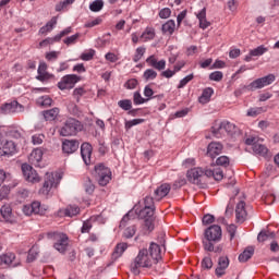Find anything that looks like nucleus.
<instances>
[{"mask_svg": "<svg viewBox=\"0 0 279 279\" xmlns=\"http://www.w3.org/2000/svg\"><path fill=\"white\" fill-rule=\"evenodd\" d=\"M245 145H251L254 154L257 156H267V147L260 143V140L256 136H251L245 140Z\"/></svg>", "mask_w": 279, "mask_h": 279, "instance_id": "obj_8", "label": "nucleus"}, {"mask_svg": "<svg viewBox=\"0 0 279 279\" xmlns=\"http://www.w3.org/2000/svg\"><path fill=\"white\" fill-rule=\"evenodd\" d=\"M80 149V142L77 140H64L62 143L63 154H75Z\"/></svg>", "mask_w": 279, "mask_h": 279, "instance_id": "obj_18", "label": "nucleus"}, {"mask_svg": "<svg viewBox=\"0 0 279 279\" xmlns=\"http://www.w3.org/2000/svg\"><path fill=\"white\" fill-rule=\"evenodd\" d=\"M22 172L26 182H31L32 184H38V182H40V175H38V172H36L32 166L23 163Z\"/></svg>", "mask_w": 279, "mask_h": 279, "instance_id": "obj_11", "label": "nucleus"}, {"mask_svg": "<svg viewBox=\"0 0 279 279\" xmlns=\"http://www.w3.org/2000/svg\"><path fill=\"white\" fill-rule=\"evenodd\" d=\"M0 265H8L9 267H19L21 265V259H17L14 253H7L0 255Z\"/></svg>", "mask_w": 279, "mask_h": 279, "instance_id": "obj_15", "label": "nucleus"}, {"mask_svg": "<svg viewBox=\"0 0 279 279\" xmlns=\"http://www.w3.org/2000/svg\"><path fill=\"white\" fill-rule=\"evenodd\" d=\"M154 263L155 262L149 255V251L147 248H141L131 264V271L134 276H138V274H141V269H149Z\"/></svg>", "mask_w": 279, "mask_h": 279, "instance_id": "obj_3", "label": "nucleus"}, {"mask_svg": "<svg viewBox=\"0 0 279 279\" xmlns=\"http://www.w3.org/2000/svg\"><path fill=\"white\" fill-rule=\"evenodd\" d=\"M81 60H83L84 62H90V60H93V58H95V49H89L86 50L85 52H83L81 54Z\"/></svg>", "mask_w": 279, "mask_h": 279, "instance_id": "obj_50", "label": "nucleus"}, {"mask_svg": "<svg viewBox=\"0 0 279 279\" xmlns=\"http://www.w3.org/2000/svg\"><path fill=\"white\" fill-rule=\"evenodd\" d=\"M209 80H211V82H221L223 80V72L215 71V72L210 73Z\"/></svg>", "mask_w": 279, "mask_h": 279, "instance_id": "obj_55", "label": "nucleus"}, {"mask_svg": "<svg viewBox=\"0 0 279 279\" xmlns=\"http://www.w3.org/2000/svg\"><path fill=\"white\" fill-rule=\"evenodd\" d=\"M25 108L19 101L13 100L11 102H5L0 107V114H14L16 112H23Z\"/></svg>", "mask_w": 279, "mask_h": 279, "instance_id": "obj_13", "label": "nucleus"}, {"mask_svg": "<svg viewBox=\"0 0 279 279\" xmlns=\"http://www.w3.org/2000/svg\"><path fill=\"white\" fill-rule=\"evenodd\" d=\"M39 250L38 246H33L29 251H28V255H27V263H34L35 258H38V254H39Z\"/></svg>", "mask_w": 279, "mask_h": 279, "instance_id": "obj_47", "label": "nucleus"}, {"mask_svg": "<svg viewBox=\"0 0 279 279\" xmlns=\"http://www.w3.org/2000/svg\"><path fill=\"white\" fill-rule=\"evenodd\" d=\"M215 94L213 87H207L203 90L201 97L198 98L199 104H208L210 101V97Z\"/></svg>", "mask_w": 279, "mask_h": 279, "instance_id": "obj_30", "label": "nucleus"}, {"mask_svg": "<svg viewBox=\"0 0 279 279\" xmlns=\"http://www.w3.org/2000/svg\"><path fill=\"white\" fill-rule=\"evenodd\" d=\"M38 75L36 76V80L39 82H47L53 77L49 72H47V63L40 62L38 70H37Z\"/></svg>", "mask_w": 279, "mask_h": 279, "instance_id": "obj_24", "label": "nucleus"}, {"mask_svg": "<svg viewBox=\"0 0 279 279\" xmlns=\"http://www.w3.org/2000/svg\"><path fill=\"white\" fill-rule=\"evenodd\" d=\"M60 180H62L60 172H47L45 175L44 185L39 190V195H44V197H51V195H53V189H58Z\"/></svg>", "mask_w": 279, "mask_h": 279, "instance_id": "obj_4", "label": "nucleus"}, {"mask_svg": "<svg viewBox=\"0 0 279 279\" xmlns=\"http://www.w3.org/2000/svg\"><path fill=\"white\" fill-rule=\"evenodd\" d=\"M38 106H41L43 108H49L51 104H53V99L49 96H41L40 98L37 99Z\"/></svg>", "mask_w": 279, "mask_h": 279, "instance_id": "obj_43", "label": "nucleus"}, {"mask_svg": "<svg viewBox=\"0 0 279 279\" xmlns=\"http://www.w3.org/2000/svg\"><path fill=\"white\" fill-rule=\"evenodd\" d=\"M252 256H254V247L248 246L243 251L242 254L239 255V260L240 263H247Z\"/></svg>", "mask_w": 279, "mask_h": 279, "instance_id": "obj_33", "label": "nucleus"}, {"mask_svg": "<svg viewBox=\"0 0 279 279\" xmlns=\"http://www.w3.org/2000/svg\"><path fill=\"white\" fill-rule=\"evenodd\" d=\"M154 38H156V31L153 27H147L141 35V39L144 43H147L148 40H154Z\"/></svg>", "mask_w": 279, "mask_h": 279, "instance_id": "obj_34", "label": "nucleus"}, {"mask_svg": "<svg viewBox=\"0 0 279 279\" xmlns=\"http://www.w3.org/2000/svg\"><path fill=\"white\" fill-rule=\"evenodd\" d=\"M118 106L122 110H132V100H130V99L120 100L118 102Z\"/></svg>", "mask_w": 279, "mask_h": 279, "instance_id": "obj_57", "label": "nucleus"}, {"mask_svg": "<svg viewBox=\"0 0 279 279\" xmlns=\"http://www.w3.org/2000/svg\"><path fill=\"white\" fill-rule=\"evenodd\" d=\"M44 155H45V151L43 150V148L33 149V151L28 157L31 165H33L34 167H40V162H43Z\"/></svg>", "mask_w": 279, "mask_h": 279, "instance_id": "obj_20", "label": "nucleus"}, {"mask_svg": "<svg viewBox=\"0 0 279 279\" xmlns=\"http://www.w3.org/2000/svg\"><path fill=\"white\" fill-rule=\"evenodd\" d=\"M221 151H223V145L219 142H211L207 147V156L209 158H217Z\"/></svg>", "mask_w": 279, "mask_h": 279, "instance_id": "obj_23", "label": "nucleus"}, {"mask_svg": "<svg viewBox=\"0 0 279 279\" xmlns=\"http://www.w3.org/2000/svg\"><path fill=\"white\" fill-rule=\"evenodd\" d=\"M211 134L215 138H223L226 136V131L221 130V124L211 128Z\"/></svg>", "mask_w": 279, "mask_h": 279, "instance_id": "obj_49", "label": "nucleus"}, {"mask_svg": "<svg viewBox=\"0 0 279 279\" xmlns=\"http://www.w3.org/2000/svg\"><path fill=\"white\" fill-rule=\"evenodd\" d=\"M92 228H93V219H88V220L84 221L83 226L81 228L82 234H86V233L90 232Z\"/></svg>", "mask_w": 279, "mask_h": 279, "instance_id": "obj_54", "label": "nucleus"}, {"mask_svg": "<svg viewBox=\"0 0 279 279\" xmlns=\"http://www.w3.org/2000/svg\"><path fill=\"white\" fill-rule=\"evenodd\" d=\"M194 75L190 74L187 76H185L184 78H182L179 83V85L177 86V88H184V86H186V84H189V82H191L193 80Z\"/></svg>", "mask_w": 279, "mask_h": 279, "instance_id": "obj_63", "label": "nucleus"}, {"mask_svg": "<svg viewBox=\"0 0 279 279\" xmlns=\"http://www.w3.org/2000/svg\"><path fill=\"white\" fill-rule=\"evenodd\" d=\"M124 236L125 239H132L136 234V227L131 226L124 230Z\"/></svg>", "mask_w": 279, "mask_h": 279, "instance_id": "obj_61", "label": "nucleus"}, {"mask_svg": "<svg viewBox=\"0 0 279 279\" xmlns=\"http://www.w3.org/2000/svg\"><path fill=\"white\" fill-rule=\"evenodd\" d=\"M216 165L217 166H213V167H218L219 169H221L220 167H228L230 165V158H228V156H220L216 160Z\"/></svg>", "mask_w": 279, "mask_h": 279, "instance_id": "obj_53", "label": "nucleus"}, {"mask_svg": "<svg viewBox=\"0 0 279 279\" xmlns=\"http://www.w3.org/2000/svg\"><path fill=\"white\" fill-rule=\"evenodd\" d=\"M230 267V259L227 256H221L218 259V266L215 270L217 278H223L226 276V269Z\"/></svg>", "mask_w": 279, "mask_h": 279, "instance_id": "obj_16", "label": "nucleus"}, {"mask_svg": "<svg viewBox=\"0 0 279 279\" xmlns=\"http://www.w3.org/2000/svg\"><path fill=\"white\" fill-rule=\"evenodd\" d=\"M187 181L196 186H204L206 178H214L217 182L223 180V170L219 167H210L207 169L192 168L186 172Z\"/></svg>", "mask_w": 279, "mask_h": 279, "instance_id": "obj_1", "label": "nucleus"}, {"mask_svg": "<svg viewBox=\"0 0 279 279\" xmlns=\"http://www.w3.org/2000/svg\"><path fill=\"white\" fill-rule=\"evenodd\" d=\"M141 123H145V119L129 120V121H125L124 128L126 131L132 130V128H134V125H141Z\"/></svg>", "mask_w": 279, "mask_h": 279, "instance_id": "obj_48", "label": "nucleus"}, {"mask_svg": "<svg viewBox=\"0 0 279 279\" xmlns=\"http://www.w3.org/2000/svg\"><path fill=\"white\" fill-rule=\"evenodd\" d=\"M128 250V243L122 242L117 244L114 252H113V258H120V256H123V253Z\"/></svg>", "mask_w": 279, "mask_h": 279, "instance_id": "obj_36", "label": "nucleus"}, {"mask_svg": "<svg viewBox=\"0 0 279 279\" xmlns=\"http://www.w3.org/2000/svg\"><path fill=\"white\" fill-rule=\"evenodd\" d=\"M65 217H75L80 215V207L75 205H69L64 210H63Z\"/></svg>", "mask_w": 279, "mask_h": 279, "instance_id": "obj_38", "label": "nucleus"}, {"mask_svg": "<svg viewBox=\"0 0 279 279\" xmlns=\"http://www.w3.org/2000/svg\"><path fill=\"white\" fill-rule=\"evenodd\" d=\"M53 43H60L59 39L54 37H48L39 43V47H49V45H53Z\"/></svg>", "mask_w": 279, "mask_h": 279, "instance_id": "obj_59", "label": "nucleus"}, {"mask_svg": "<svg viewBox=\"0 0 279 279\" xmlns=\"http://www.w3.org/2000/svg\"><path fill=\"white\" fill-rule=\"evenodd\" d=\"M220 130H225V134H234V131L236 130V125L229 121H222L220 123Z\"/></svg>", "mask_w": 279, "mask_h": 279, "instance_id": "obj_35", "label": "nucleus"}, {"mask_svg": "<svg viewBox=\"0 0 279 279\" xmlns=\"http://www.w3.org/2000/svg\"><path fill=\"white\" fill-rule=\"evenodd\" d=\"M235 218L238 223H243L247 219V210H245V202L240 201L235 207Z\"/></svg>", "mask_w": 279, "mask_h": 279, "instance_id": "obj_21", "label": "nucleus"}, {"mask_svg": "<svg viewBox=\"0 0 279 279\" xmlns=\"http://www.w3.org/2000/svg\"><path fill=\"white\" fill-rule=\"evenodd\" d=\"M140 207L142 209L138 210L136 207L135 213L140 219H144V229L151 232L154 230V210H156L154 198L146 196L143 202H140Z\"/></svg>", "mask_w": 279, "mask_h": 279, "instance_id": "obj_2", "label": "nucleus"}, {"mask_svg": "<svg viewBox=\"0 0 279 279\" xmlns=\"http://www.w3.org/2000/svg\"><path fill=\"white\" fill-rule=\"evenodd\" d=\"M196 19L198 20V26L201 29H208L210 27V22L206 19V8H203L201 11L195 13Z\"/></svg>", "mask_w": 279, "mask_h": 279, "instance_id": "obj_25", "label": "nucleus"}, {"mask_svg": "<svg viewBox=\"0 0 279 279\" xmlns=\"http://www.w3.org/2000/svg\"><path fill=\"white\" fill-rule=\"evenodd\" d=\"M202 267L203 269H213V258L210 256L205 257L202 260Z\"/></svg>", "mask_w": 279, "mask_h": 279, "instance_id": "obj_62", "label": "nucleus"}, {"mask_svg": "<svg viewBox=\"0 0 279 279\" xmlns=\"http://www.w3.org/2000/svg\"><path fill=\"white\" fill-rule=\"evenodd\" d=\"M31 205L33 207L34 215H45L49 209L47 205H43L40 202H33Z\"/></svg>", "mask_w": 279, "mask_h": 279, "instance_id": "obj_31", "label": "nucleus"}, {"mask_svg": "<svg viewBox=\"0 0 279 279\" xmlns=\"http://www.w3.org/2000/svg\"><path fill=\"white\" fill-rule=\"evenodd\" d=\"M77 82H80V76H77L76 74H68L64 75L58 83V88L60 90H69L71 88H74Z\"/></svg>", "mask_w": 279, "mask_h": 279, "instance_id": "obj_10", "label": "nucleus"}, {"mask_svg": "<svg viewBox=\"0 0 279 279\" xmlns=\"http://www.w3.org/2000/svg\"><path fill=\"white\" fill-rule=\"evenodd\" d=\"M47 239L53 241V247L60 254H64L69 247V235L62 232H48Z\"/></svg>", "mask_w": 279, "mask_h": 279, "instance_id": "obj_6", "label": "nucleus"}, {"mask_svg": "<svg viewBox=\"0 0 279 279\" xmlns=\"http://www.w3.org/2000/svg\"><path fill=\"white\" fill-rule=\"evenodd\" d=\"M16 154V144L10 140H2L0 156H12Z\"/></svg>", "mask_w": 279, "mask_h": 279, "instance_id": "obj_14", "label": "nucleus"}, {"mask_svg": "<svg viewBox=\"0 0 279 279\" xmlns=\"http://www.w3.org/2000/svg\"><path fill=\"white\" fill-rule=\"evenodd\" d=\"M95 175L100 186L108 185V183L112 180V172L106 166H104V163L95 166Z\"/></svg>", "mask_w": 279, "mask_h": 279, "instance_id": "obj_7", "label": "nucleus"}, {"mask_svg": "<svg viewBox=\"0 0 279 279\" xmlns=\"http://www.w3.org/2000/svg\"><path fill=\"white\" fill-rule=\"evenodd\" d=\"M171 192V185L163 183L155 190V199L160 202L163 197H167L168 193Z\"/></svg>", "mask_w": 279, "mask_h": 279, "instance_id": "obj_26", "label": "nucleus"}, {"mask_svg": "<svg viewBox=\"0 0 279 279\" xmlns=\"http://www.w3.org/2000/svg\"><path fill=\"white\" fill-rule=\"evenodd\" d=\"M214 243L215 242H213V240H208V239L204 240L203 241L204 250L206 252H221V247L218 246V247L215 248V244Z\"/></svg>", "mask_w": 279, "mask_h": 279, "instance_id": "obj_37", "label": "nucleus"}, {"mask_svg": "<svg viewBox=\"0 0 279 279\" xmlns=\"http://www.w3.org/2000/svg\"><path fill=\"white\" fill-rule=\"evenodd\" d=\"M84 95H86V89H84V87H77L73 90V97L76 99V101H80Z\"/></svg>", "mask_w": 279, "mask_h": 279, "instance_id": "obj_56", "label": "nucleus"}, {"mask_svg": "<svg viewBox=\"0 0 279 279\" xmlns=\"http://www.w3.org/2000/svg\"><path fill=\"white\" fill-rule=\"evenodd\" d=\"M251 51V56H253V58H258L260 56H264V53H267L269 51V49H267V47L265 46H258L257 48H254Z\"/></svg>", "mask_w": 279, "mask_h": 279, "instance_id": "obj_39", "label": "nucleus"}, {"mask_svg": "<svg viewBox=\"0 0 279 279\" xmlns=\"http://www.w3.org/2000/svg\"><path fill=\"white\" fill-rule=\"evenodd\" d=\"M161 31L166 36H173V32H175V21H167L165 24H162Z\"/></svg>", "mask_w": 279, "mask_h": 279, "instance_id": "obj_28", "label": "nucleus"}, {"mask_svg": "<svg viewBox=\"0 0 279 279\" xmlns=\"http://www.w3.org/2000/svg\"><path fill=\"white\" fill-rule=\"evenodd\" d=\"M84 189H85V192L88 195H93V193H95V183H93L90 178H85V180H84Z\"/></svg>", "mask_w": 279, "mask_h": 279, "instance_id": "obj_42", "label": "nucleus"}, {"mask_svg": "<svg viewBox=\"0 0 279 279\" xmlns=\"http://www.w3.org/2000/svg\"><path fill=\"white\" fill-rule=\"evenodd\" d=\"M138 86V81L136 78H130L125 82L124 87H126L129 90H134Z\"/></svg>", "mask_w": 279, "mask_h": 279, "instance_id": "obj_60", "label": "nucleus"}, {"mask_svg": "<svg viewBox=\"0 0 279 279\" xmlns=\"http://www.w3.org/2000/svg\"><path fill=\"white\" fill-rule=\"evenodd\" d=\"M0 214L4 221L14 223V214H12V207L10 205H3L0 209Z\"/></svg>", "mask_w": 279, "mask_h": 279, "instance_id": "obj_27", "label": "nucleus"}, {"mask_svg": "<svg viewBox=\"0 0 279 279\" xmlns=\"http://www.w3.org/2000/svg\"><path fill=\"white\" fill-rule=\"evenodd\" d=\"M81 156L85 165L90 163V157L93 156V146L89 143H83L81 145Z\"/></svg>", "mask_w": 279, "mask_h": 279, "instance_id": "obj_22", "label": "nucleus"}, {"mask_svg": "<svg viewBox=\"0 0 279 279\" xmlns=\"http://www.w3.org/2000/svg\"><path fill=\"white\" fill-rule=\"evenodd\" d=\"M45 143V134L36 133L32 135V144L33 145H43Z\"/></svg>", "mask_w": 279, "mask_h": 279, "instance_id": "obj_52", "label": "nucleus"}, {"mask_svg": "<svg viewBox=\"0 0 279 279\" xmlns=\"http://www.w3.org/2000/svg\"><path fill=\"white\" fill-rule=\"evenodd\" d=\"M276 82V75L268 74L264 77L257 78L253 81L248 86V90H257L260 88H265V86H269L270 84H274Z\"/></svg>", "mask_w": 279, "mask_h": 279, "instance_id": "obj_9", "label": "nucleus"}, {"mask_svg": "<svg viewBox=\"0 0 279 279\" xmlns=\"http://www.w3.org/2000/svg\"><path fill=\"white\" fill-rule=\"evenodd\" d=\"M146 63L148 66L156 69V71H165V69H167V61L165 59L158 61V58H156L154 54L146 59Z\"/></svg>", "mask_w": 279, "mask_h": 279, "instance_id": "obj_17", "label": "nucleus"}, {"mask_svg": "<svg viewBox=\"0 0 279 279\" xmlns=\"http://www.w3.org/2000/svg\"><path fill=\"white\" fill-rule=\"evenodd\" d=\"M92 12H101L104 10V0H95L89 4Z\"/></svg>", "mask_w": 279, "mask_h": 279, "instance_id": "obj_45", "label": "nucleus"}, {"mask_svg": "<svg viewBox=\"0 0 279 279\" xmlns=\"http://www.w3.org/2000/svg\"><path fill=\"white\" fill-rule=\"evenodd\" d=\"M276 236V233L274 232H269V231H262L259 232V234L257 235V241L259 243H265V241H267V239H274Z\"/></svg>", "mask_w": 279, "mask_h": 279, "instance_id": "obj_40", "label": "nucleus"}, {"mask_svg": "<svg viewBox=\"0 0 279 279\" xmlns=\"http://www.w3.org/2000/svg\"><path fill=\"white\" fill-rule=\"evenodd\" d=\"M59 114H60L59 108H52L44 111V118L46 119V121H56Z\"/></svg>", "mask_w": 279, "mask_h": 279, "instance_id": "obj_32", "label": "nucleus"}, {"mask_svg": "<svg viewBox=\"0 0 279 279\" xmlns=\"http://www.w3.org/2000/svg\"><path fill=\"white\" fill-rule=\"evenodd\" d=\"M56 25H58V17L53 16V17H51V20L49 22H47V24L45 26H43L39 29V34H41V35L49 34V32L53 31Z\"/></svg>", "mask_w": 279, "mask_h": 279, "instance_id": "obj_29", "label": "nucleus"}, {"mask_svg": "<svg viewBox=\"0 0 279 279\" xmlns=\"http://www.w3.org/2000/svg\"><path fill=\"white\" fill-rule=\"evenodd\" d=\"M84 130V125L78 120L69 118L63 122V125L59 129L60 136H76L77 133Z\"/></svg>", "mask_w": 279, "mask_h": 279, "instance_id": "obj_5", "label": "nucleus"}, {"mask_svg": "<svg viewBox=\"0 0 279 279\" xmlns=\"http://www.w3.org/2000/svg\"><path fill=\"white\" fill-rule=\"evenodd\" d=\"M148 256L153 258V263H158L162 258V247L157 243L151 242L148 248Z\"/></svg>", "mask_w": 279, "mask_h": 279, "instance_id": "obj_19", "label": "nucleus"}, {"mask_svg": "<svg viewBox=\"0 0 279 279\" xmlns=\"http://www.w3.org/2000/svg\"><path fill=\"white\" fill-rule=\"evenodd\" d=\"M143 77L146 80V82H151L158 77V72H156L154 69H147L145 70Z\"/></svg>", "mask_w": 279, "mask_h": 279, "instance_id": "obj_41", "label": "nucleus"}, {"mask_svg": "<svg viewBox=\"0 0 279 279\" xmlns=\"http://www.w3.org/2000/svg\"><path fill=\"white\" fill-rule=\"evenodd\" d=\"M147 101H149V99L143 98V96L141 95V92H135L133 94L134 106H142V104H147Z\"/></svg>", "mask_w": 279, "mask_h": 279, "instance_id": "obj_44", "label": "nucleus"}, {"mask_svg": "<svg viewBox=\"0 0 279 279\" xmlns=\"http://www.w3.org/2000/svg\"><path fill=\"white\" fill-rule=\"evenodd\" d=\"M145 47H138L133 56V62H141V59L145 56Z\"/></svg>", "mask_w": 279, "mask_h": 279, "instance_id": "obj_51", "label": "nucleus"}, {"mask_svg": "<svg viewBox=\"0 0 279 279\" xmlns=\"http://www.w3.org/2000/svg\"><path fill=\"white\" fill-rule=\"evenodd\" d=\"M80 38V33H76V34H74V35H72V36H70V37H66L64 40H63V43H64V45H68V47L69 46H71V45H75V43H77V39Z\"/></svg>", "mask_w": 279, "mask_h": 279, "instance_id": "obj_58", "label": "nucleus"}, {"mask_svg": "<svg viewBox=\"0 0 279 279\" xmlns=\"http://www.w3.org/2000/svg\"><path fill=\"white\" fill-rule=\"evenodd\" d=\"M221 236L222 231L219 225H213L205 230V239H207V241L219 243V241H221Z\"/></svg>", "mask_w": 279, "mask_h": 279, "instance_id": "obj_12", "label": "nucleus"}, {"mask_svg": "<svg viewBox=\"0 0 279 279\" xmlns=\"http://www.w3.org/2000/svg\"><path fill=\"white\" fill-rule=\"evenodd\" d=\"M171 16V9L163 8L159 11V19H169Z\"/></svg>", "mask_w": 279, "mask_h": 279, "instance_id": "obj_64", "label": "nucleus"}, {"mask_svg": "<svg viewBox=\"0 0 279 279\" xmlns=\"http://www.w3.org/2000/svg\"><path fill=\"white\" fill-rule=\"evenodd\" d=\"M263 112H265V108H263V107H253V108H250L247 110L246 117L256 118V117H258V114H263Z\"/></svg>", "mask_w": 279, "mask_h": 279, "instance_id": "obj_46", "label": "nucleus"}]
</instances>
